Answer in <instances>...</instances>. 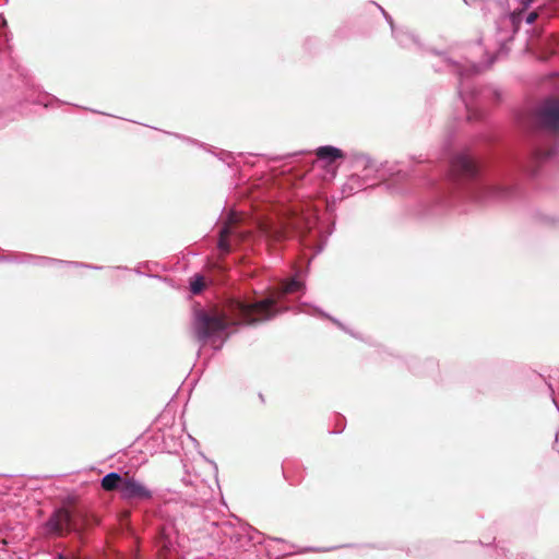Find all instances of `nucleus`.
<instances>
[{
  "label": "nucleus",
  "mask_w": 559,
  "mask_h": 559,
  "mask_svg": "<svg viewBox=\"0 0 559 559\" xmlns=\"http://www.w3.org/2000/svg\"><path fill=\"white\" fill-rule=\"evenodd\" d=\"M273 299L245 302L227 299L219 306L199 310L194 319V332L199 341L205 342L218 336L227 328L237 324H254L269 320Z\"/></svg>",
  "instance_id": "f257e3e1"
},
{
  "label": "nucleus",
  "mask_w": 559,
  "mask_h": 559,
  "mask_svg": "<svg viewBox=\"0 0 559 559\" xmlns=\"http://www.w3.org/2000/svg\"><path fill=\"white\" fill-rule=\"evenodd\" d=\"M100 486L105 491L119 490L120 497L129 502L144 501L152 498V491L140 480L124 473H109L103 477Z\"/></svg>",
  "instance_id": "f03ea898"
},
{
  "label": "nucleus",
  "mask_w": 559,
  "mask_h": 559,
  "mask_svg": "<svg viewBox=\"0 0 559 559\" xmlns=\"http://www.w3.org/2000/svg\"><path fill=\"white\" fill-rule=\"evenodd\" d=\"M90 522L91 518L80 510L71 513L68 509L60 508L51 514L46 523V528L49 534L63 537L70 532H82L90 525Z\"/></svg>",
  "instance_id": "7ed1b4c3"
},
{
  "label": "nucleus",
  "mask_w": 559,
  "mask_h": 559,
  "mask_svg": "<svg viewBox=\"0 0 559 559\" xmlns=\"http://www.w3.org/2000/svg\"><path fill=\"white\" fill-rule=\"evenodd\" d=\"M241 215L230 212L227 219L224 222L223 227L219 230L218 249L227 254L231 251V243L229 238L233 237L238 243L246 241L251 233L250 230H241Z\"/></svg>",
  "instance_id": "20e7f679"
},
{
  "label": "nucleus",
  "mask_w": 559,
  "mask_h": 559,
  "mask_svg": "<svg viewBox=\"0 0 559 559\" xmlns=\"http://www.w3.org/2000/svg\"><path fill=\"white\" fill-rule=\"evenodd\" d=\"M534 121L537 127L550 132H559V99H546L535 112Z\"/></svg>",
  "instance_id": "39448f33"
},
{
  "label": "nucleus",
  "mask_w": 559,
  "mask_h": 559,
  "mask_svg": "<svg viewBox=\"0 0 559 559\" xmlns=\"http://www.w3.org/2000/svg\"><path fill=\"white\" fill-rule=\"evenodd\" d=\"M300 228V218L292 217L285 223L275 224L264 222L260 224V231L270 240L283 241L288 237L292 231H297Z\"/></svg>",
  "instance_id": "423d86ee"
},
{
  "label": "nucleus",
  "mask_w": 559,
  "mask_h": 559,
  "mask_svg": "<svg viewBox=\"0 0 559 559\" xmlns=\"http://www.w3.org/2000/svg\"><path fill=\"white\" fill-rule=\"evenodd\" d=\"M451 175L456 179H472L478 173V166L468 154H457L451 162Z\"/></svg>",
  "instance_id": "0eeeda50"
},
{
  "label": "nucleus",
  "mask_w": 559,
  "mask_h": 559,
  "mask_svg": "<svg viewBox=\"0 0 559 559\" xmlns=\"http://www.w3.org/2000/svg\"><path fill=\"white\" fill-rule=\"evenodd\" d=\"M300 289H301V283L296 280H290V281L284 283L283 286L278 290L274 292L270 297H267L266 299H273V302L271 306L272 314L270 316L269 320L272 319L273 317H275L280 312V310L277 309L276 306L285 295L294 294Z\"/></svg>",
  "instance_id": "6e6552de"
},
{
  "label": "nucleus",
  "mask_w": 559,
  "mask_h": 559,
  "mask_svg": "<svg viewBox=\"0 0 559 559\" xmlns=\"http://www.w3.org/2000/svg\"><path fill=\"white\" fill-rule=\"evenodd\" d=\"M316 155L319 159L325 160L328 165H332L336 159L345 157L342 150L329 145L317 148Z\"/></svg>",
  "instance_id": "1a4fd4ad"
},
{
  "label": "nucleus",
  "mask_w": 559,
  "mask_h": 559,
  "mask_svg": "<svg viewBox=\"0 0 559 559\" xmlns=\"http://www.w3.org/2000/svg\"><path fill=\"white\" fill-rule=\"evenodd\" d=\"M205 287V281L203 276L197 275L194 280L191 282V292L194 295L202 293Z\"/></svg>",
  "instance_id": "9d476101"
},
{
  "label": "nucleus",
  "mask_w": 559,
  "mask_h": 559,
  "mask_svg": "<svg viewBox=\"0 0 559 559\" xmlns=\"http://www.w3.org/2000/svg\"><path fill=\"white\" fill-rule=\"evenodd\" d=\"M537 13L536 12H531L527 17H526V23L528 24H532L535 22V20L537 19Z\"/></svg>",
  "instance_id": "9b49d317"
},
{
  "label": "nucleus",
  "mask_w": 559,
  "mask_h": 559,
  "mask_svg": "<svg viewBox=\"0 0 559 559\" xmlns=\"http://www.w3.org/2000/svg\"><path fill=\"white\" fill-rule=\"evenodd\" d=\"M59 559H81V558H80V557H78V556H74V555H73V556H71V557L60 555V556H59Z\"/></svg>",
  "instance_id": "f8f14e48"
},
{
  "label": "nucleus",
  "mask_w": 559,
  "mask_h": 559,
  "mask_svg": "<svg viewBox=\"0 0 559 559\" xmlns=\"http://www.w3.org/2000/svg\"><path fill=\"white\" fill-rule=\"evenodd\" d=\"M259 400L263 404L265 402L264 396L262 393L259 394Z\"/></svg>",
  "instance_id": "ddd939ff"
}]
</instances>
